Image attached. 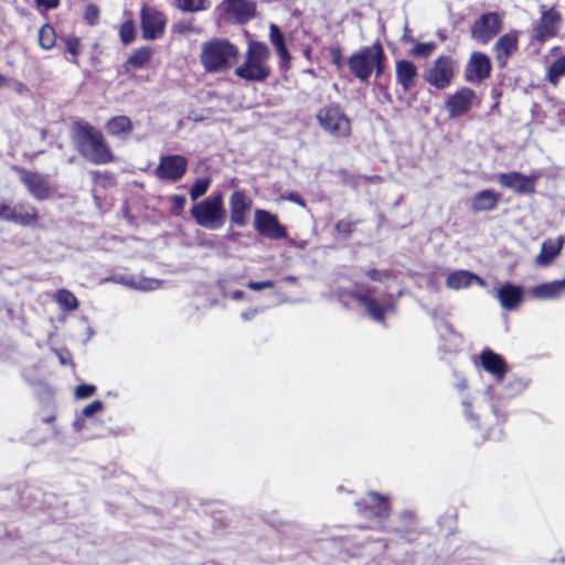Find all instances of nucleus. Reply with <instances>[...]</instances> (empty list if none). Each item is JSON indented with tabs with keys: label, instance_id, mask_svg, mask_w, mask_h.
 Here are the masks:
<instances>
[{
	"label": "nucleus",
	"instance_id": "obj_1",
	"mask_svg": "<svg viewBox=\"0 0 565 565\" xmlns=\"http://www.w3.org/2000/svg\"><path fill=\"white\" fill-rule=\"evenodd\" d=\"M72 138L77 151L94 164H107L114 154L103 134L86 121H75Z\"/></svg>",
	"mask_w": 565,
	"mask_h": 565
},
{
	"label": "nucleus",
	"instance_id": "obj_2",
	"mask_svg": "<svg viewBox=\"0 0 565 565\" xmlns=\"http://www.w3.org/2000/svg\"><path fill=\"white\" fill-rule=\"evenodd\" d=\"M237 47L225 39H213L202 44L200 61L206 72H225L236 61Z\"/></svg>",
	"mask_w": 565,
	"mask_h": 565
},
{
	"label": "nucleus",
	"instance_id": "obj_3",
	"mask_svg": "<svg viewBox=\"0 0 565 565\" xmlns=\"http://www.w3.org/2000/svg\"><path fill=\"white\" fill-rule=\"evenodd\" d=\"M270 52L263 42L252 41L248 44L245 62L235 70V74L248 82H264L270 74L267 64Z\"/></svg>",
	"mask_w": 565,
	"mask_h": 565
},
{
	"label": "nucleus",
	"instance_id": "obj_4",
	"mask_svg": "<svg viewBox=\"0 0 565 565\" xmlns=\"http://www.w3.org/2000/svg\"><path fill=\"white\" fill-rule=\"evenodd\" d=\"M191 216L196 224L207 230H218L225 222L226 211L223 203V193L216 192L191 209Z\"/></svg>",
	"mask_w": 565,
	"mask_h": 565
},
{
	"label": "nucleus",
	"instance_id": "obj_5",
	"mask_svg": "<svg viewBox=\"0 0 565 565\" xmlns=\"http://www.w3.org/2000/svg\"><path fill=\"white\" fill-rule=\"evenodd\" d=\"M458 68L459 64L456 58L443 54L425 66L423 78L428 85L444 90L454 83Z\"/></svg>",
	"mask_w": 565,
	"mask_h": 565
},
{
	"label": "nucleus",
	"instance_id": "obj_6",
	"mask_svg": "<svg viewBox=\"0 0 565 565\" xmlns=\"http://www.w3.org/2000/svg\"><path fill=\"white\" fill-rule=\"evenodd\" d=\"M381 57H384V50L380 42H375L373 45L363 46L353 53L348 60V65L358 79L366 83Z\"/></svg>",
	"mask_w": 565,
	"mask_h": 565
},
{
	"label": "nucleus",
	"instance_id": "obj_7",
	"mask_svg": "<svg viewBox=\"0 0 565 565\" xmlns=\"http://www.w3.org/2000/svg\"><path fill=\"white\" fill-rule=\"evenodd\" d=\"M316 117L320 127L332 137L343 138L351 134V121L337 104L322 107Z\"/></svg>",
	"mask_w": 565,
	"mask_h": 565
},
{
	"label": "nucleus",
	"instance_id": "obj_8",
	"mask_svg": "<svg viewBox=\"0 0 565 565\" xmlns=\"http://www.w3.org/2000/svg\"><path fill=\"white\" fill-rule=\"evenodd\" d=\"M355 286L359 289L350 292V296L356 299L365 308L373 320L380 323H384L385 313L394 310L393 298L390 296L383 303H379L371 297L373 288H364L358 282Z\"/></svg>",
	"mask_w": 565,
	"mask_h": 565
},
{
	"label": "nucleus",
	"instance_id": "obj_9",
	"mask_svg": "<svg viewBox=\"0 0 565 565\" xmlns=\"http://www.w3.org/2000/svg\"><path fill=\"white\" fill-rule=\"evenodd\" d=\"M502 20L495 12H487L480 15L471 26V36L478 43L487 44L499 34Z\"/></svg>",
	"mask_w": 565,
	"mask_h": 565
},
{
	"label": "nucleus",
	"instance_id": "obj_10",
	"mask_svg": "<svg viewBox=\"0 0 565 565\" xmlns=\"http://www.w3.org/2000/svg\"><path fill=\"white\" fill-rule=\"evenodd\" d=\"M188 169V159L180 154L162 156L154 174L159 180L177 182L183 178Z\"/></svg>",
	"mask_w": 565,
	"mask_h": 565
},
{
	"label": "nucleus",
	"instance_id": "obj_11",
	"mask_svg": "<svg viewBox=\"0 0 565 565\" xmlns=\"http://www.w3.org/2000/svg\"><path fill=\"white\" fill-rule=\"evenodd\" d=\"M254 227L262 236L273 241L287 237V230L279 223L277 216L262 209L255 210Z\"/></svg>",
	"mask_w": 565,
	"mask_h": 565
},
{
	"label": "nucleus",
	"instance_id": "obj_12",
	"mask_svg": "<svg viewBox=\"0 0 565 565\" xmlns=\"http://www.w3.org/2000/svg\"><path fill=\"white\" fill-rule=\"evenodd\" d=\"M13 170L19 174L20 181L25 185L29 193L36 200H46L50 194V184L47 178L38 172L28 171L24 168L13 167Z\"/></svg>",
	"mask_w": 565,
	"mask_h": 565
},
{
	"label": "nucleus",
	"instance_id": "obj_13",
	"mask_svg": "<svg viewBox=\"0 0 565 565\" xmlns=\"http://www.w3.org/2000/svg\"><path fill=\"white\" fill-rule=\"evenodd\" d=\"M359 512L367 519H374L377 523H382L388 518L390 504L386 498L381 497L376 492H370L362 502H358Z\"/></svg>",
	"mask_w": 565,
	"mask_h": 565
},
{
	"label": "nucleus",
	"instance_id": "obj_14",
	"mask_svg": "<svg viewBox=\"0 0 565 565\" xmlns=\"http://www.w3.org/2000/svg\"><path fill=\"white\" fill-rule=\"evenodd\" d=\"M220 8L230 21L239 24L246 23L256 13L254 0H223Z\"/></svg>",
	"mask_w": 565,
	"mask_h": 565
},
{
	"label": "nucleus",
	"instance_id": "obj_15",
	"mask_svg": "<svg viewBox=\"0 0 565 565\" xmlns=\"http://www.w3.org/2000/svg\"><path fill=\"white\" fill-rule=\"evenodd\" d=\"M142 35L146 40H156L162 36L166 28V18L160 11L143 7L140 12Z\"/></svg>",
	"mask_w": 565,
	"mask_h": 565
},
{
	"label": "nucleus",
	"instance_id": "obj_16",
	"mask_svg": "<svg viewBox=\"0 0 565 565\" xmlns=\"http://www.w3.org/2000/svg\"><path fill=\"white\" fill-rule=\"evenodd\" d=\"M476 98L477 95L473 89L462 87L448 96L445 103V108L450 118L460 117L471 109Z\"/></svg>",
	"mask_w": 565,
	"mask_h": 565
},
{
	"label": "nucleus",
	"instance_id": "obj_17",
	"mask_svg": "<svg viewBox=\"0 0 565 565\" xmlns=\"http://www.w3.org/2000/svg\"><path fill=\"white\" fill-rule=\"evenodd\" d=\"M537 174L524 175L520 172H507L498 175L499 183L518 194H533L535 192V183Z\"/></svg>",
	"mask_w": 565,
	"mask_h": 565
},
{
	"label": "nucleus",
	"instance_id": "obj_18",
	"mask_svg": "<svg viewBox=\"0 0 565 565\" xmlns=\"http://www.w3.org/2000/svg\"><path fill=\"white\" fill-rule=\"evenodd\" d=\"M490 58L481 52H472L465 67V79L470 83H481L490 76Z\"/></svg>",
	"mask_w": 565,
	"mask_h": 565
},
{
	"label": "nucleus",
	"instance_id": "obj_19",
	"mask_svg": "<svg viewBox=\"0 0 565 565\" xmlns=\"http://www.w3.org/2000/svg\"><path fill=\"white\" fill-rule=\"evenodd\" d=\"M252 200L247 198L242 191H234L231 194L228 201L231 223L238 227L246 226V214L252 209Z\"/></svg>",
	"mask_w": 565,
	"mask_h": 565
},
{
	"label": "nucleus",
	"instance_id": "obj_20",
	"mask_svg": "<svg viewBox=\"0 0 565 565\" xmlns=\"http://www.w3.org/2000/svg\"><path fill=\"white\" fill-rule=\"evenodd\" d=\"M479 359L486 372L493 375L497 381L503 380L508 372V365L501 355L490 349H484Z\"/></svg>",
	"mask_w": 565,
	"mask_h": 565
},
{
	"label": "nucleus",
	"instance_id": "obj_21",
	"mask_svg": "<svg viewBox=\"0 0 565 565\" xmlns=\"http://www.w3.org/2000/svg\"><path fill=\"white\" fill-rule=\"evenodd\" d=\"M395 76L396 82L406 93L415 87L418 79V70L413 62L408 60H399L396 62Z\"/></svg>",
	"mask_w": 565,
	"mask_h": 565
},
{
	"label": "nucleus",
	"instance_id": "obj_22",
	"mask_svg": "<svg viewBox=\"0 0 565 565\" xmlns=\"http://www.w3.org/2000/svg\"><path fill=\"white\" fill-rule=\"evenodd\" d=\"M103 281H111L115 284H119L136 290L140 291H151L154 289H158L161 285V282L157 279H150V278H139L136 279L131 276L116 274L111 275L109 277H106Z\"/></svg>",
	"mask_w": 565,
	"mask_h": 565
},
{
	"label": "nucleus",
	"instance_id": "obj_23",
	"mask_svg": "<svg viewBox=\"0 0 565 565\" xmlns=\"http://www.w3.org/2000/svg\"><path fill=\"white\" fill-rule=\"evenodd\" d=\"M541 13L535 32L537 40L545 41L556 34V26L561 20V15L553 9L545 10L542 8Z\"/></svg>",
	"mask_w": 565,
	"mask_h": 565
},
{
	"label": "nucleus",
	"instance_id": "obj_24",
	"mask_svg": "<svg viewBox=\"0 0 565 565\" xmlns=\"http://www.w3.org/2000/svg\"><path fill=\"white\" fill-rule=\"evenodd\" d=\"M518 50V33L510 32L498 39L494 44L495 58L500 67H504L508 58Z\"/></svg>",
	"mask_w": 565,
	"mask_h": 565
},
{
	"label": "nucleus",
	"instance_id": "obj_25",
	"mask_svg": "<svg viewBox=\"0 0 565 565\" xmlns=\"http://www.w3.org/2000/svg\"><path fill=\"white\" fill-rule=\"evenodd\" d=\"M495 296L503 309L513 310L523 299V288L507 282L497 290Z\"/></svg>",
	"mask_w": 565,
	"mask_h": 565
},
{
	"label": "nucleus",
	"instance_id": "obj_26",
	"mask_svg": "<svg viewBox=\"0 0 565 565\" xmlns=\"http://www.w3.org/2000/svg\"><path fill=\"white\" fill-rule=\"evenodd\" d=\"M565 294V277L537 285L531 289V296L536 299H557Z\"/></svg>",
	"mask_w": 565,
	"mask_h": 565
},
{
	"label": "nucleus",
	"instance_id": "obj_27",
	"mask_svg": "<svg viewBox=\"0 0 565 565\" xmlns=\"http://www.w3.org/2000/svg\"><path fill=\"white\" fill-rule=\"evenodd\" d=\"M564 241L558 237L555 241H545L541 246V252L535 257V263L539 266H548L553 259L561 253Z\"/></svg>",
	"mask_w": 565,
	"mask_h": 565
},
{
	"label": "nucleus",
	"instance_id": "obj_28",
	"mask_svg": "<svg viewBox=\"0 0 565 565\" xmlns=\"http://www.w3.org/2000/svg\"><path fill=\"white\" fill-rule=\"evenodd\" d=\"M12 222L29 226L38 222V210L30 203H18L12 205Z\"/></svg>",
	"mask_w": 565,
	"mask_h": 565
},
{
	"label": "nucleus",
	"instance_id": "obj_29",
	"mask_svg": "<svg viewBox=\"0 0 565 565\" xmlns=\"http://www.w3.org/2000/svg\"><path fill=\"white\" fill-rule=\"evenodd\" d=\"M105 128L110 136L126 139L132 131L134 125L129 117L120 115L110 118Z\"/></svg>",
	"mask_w": 565,
	"mask_h": 565
},
{
	"label": "nucleus",
	"instance_id": "obj_30",
	"mask_svg": "<svg viewBox=\"0 0 565 565\" xmlns=\"http://www.w3.org/2000/svg\"><path fill=\"white\" fill-rule=\"evenodd\" d=\"M500 200V195L492 190H482L478 192L471 203V209L475 212H483L494 210Z\"/></svg>",
	"mask_w": 565,
	"mask_h": 565
},
{
	"label": "nucleus",
	"instance_id": "obj_31",
	"mask_svg": "<svg viewBox=\"0 0 565 565\" xmlns=\"http://www.w3.org/2000/svg\"><path fill=\"white\" fill-rule=\"evenodd\" d=\"M471 285V271L469 270H454L448 274L446 278V286L449 289L459 290L467 288Z\"/></svg>",
	"mask_w": 565,
	"mask_h": 565
},
{
	"label": "nucleus",
	"instance_id": "obj_32",
	"mask_svg": "<svg viewBox=\"0 0 565 565\" xmlns=\"http://www.w3.org/2000/svg\"><path fill=\"white\" fill-rule=\"evenodd\" d=\"M269 39H270L271 44L275 46V50H276L277 54L279 55V57L282 61H288L290 58V55L285 45L284 35H282L280 29L274 23H271L269 26Z\"/></svg>",
	"mask_w": 565,
	"mask_h": 565
},
{
	"label": "nucleus",
	"instance_id": "obj_33",
	"mask_svg": "<svg viewBox=\"0 0 565 565\" xmlns=\"http://www.w3.org/2000/svg\"><path fill=\"white\" fill-rule=\"evenodd\" d=\"M152 56V50L149 46H142L136 50L127 60L126 65L134 68H141L149 63Z\"/></svg>",
	"mask_w": 565,
	"mask_h": 565
},
{
	"label": "nucleus",
	"instance_id": "obj_34",
	"mask_svg": "<svg viewBox=\"0 0 565 565\" xmlns=\"http://www.w3.org/2000/svg\"><path fill=\"white\" fill-rule=\"evenodd\" d=\"M64 45H65V53L70 54V57H66V60L75 65H78V55L81 53V40L75 36H68L62 39Z\"/></svg>",
	"mask_w": 565,
	"mask_h": 565
},
{
	"label": "nucleus",
	"instance_id": "obj_35",
	"mask_svg": "<svg viewBox=\"0 0 565 565\" xmlns=\"http://www.w3.org/2000/svg\"><path fill=\"white\" fill-rule=\"evenodd\" d=\"M56 43V34L53 26L44 24L39 30V44L44 50H51Z\"/></svg>",
	"mask_w": 565,
	"mask_h": 565
},
{
	"label": "nucleus",
	"instance_id": "obj_36",
	"mask_svg": "<svg viewBox=\"0 0 565 565\" xmlns=\"http://www.w3.org/2000/svg\"><path fill=\"white\" fill-rule=\"evenodd\" d=\"M55 300L65 310H75L78 307L77 298L67 289H60L56 292Z\"/></svg>",
	"mask_w": 565,
	"mask_h": 565
},
{
	"label": "nucleus",
	"instance_id": "obj_37",
	"mask_svg": "<svg viewBox=\"0 0 565 565\" xmlns=\"http://www.w3.org/2000/svg\"><path fill=\"white\" fill-rule=\"evenodd\" d=\"M211 182L212 180L209 177L196 179L189 192L191 200L196 201L199 198L204 195L207 192Z\"/></svg>",
	"mask_w": 565,
	"mask_h": 565
},
{
	"label": "nucleus",
	"instance_id": "obj_38",
	"mask_svg": "<svg viewBox=\"0 0 565 565\" xmlns=\"http://www.w3.org/2000/svg\"><path fill=\"white\" fill-rule=\"evenodd\" d=\"M437 49L435 42L416 43L411 50V55L418 58H427Z\"/></svg>",
	"mask_w": 565,
	"mask_h": 565
},
{
	"label": "nucleus",
	"instance_id": "obj_39",
	"mask_svg": "<svg viewBox=\"0 0 565 565\" xmlns=\"http://www.w3.org/2000/svg\"><path fill=\"white\" fill-rule=\"evenodd\" d=\"M565 74V55L554 61L548 67L547 77L553 84H556L561 76Z\"/></svg>",
	"mask_w": 565,
	"mask_h": 565
},
{
	"label": "nucleus",
	"instance_id": "obj_40",
	"mask_svg": "<svg viewBox=\"0 0 565 565\" xmlns=\"http://www.w3.org/2000/svg\"><path fill=\"white\" fill-rule=\"evenodd\" d=\"M177 7L186 12H196L206 9V0H175Z\"/></svg>",
	"mask_w": 565,
	"mask_h": 565
},
{
	"label": "nucleus",
	"instance_id": "obj_41",
	"mask_svg": "<svg viewBox=\"0 0 565 565\" xmlns=\"http://www.w3.org/2000/svg\"><path fill=\"white\" fill-rule=\"evenodd\" d=\"M119 35L124 44H129L135 39V25L131 21L121 24Z\"/></svg>",
	"mask_w": 565,
	"mask_h": 565
},
{
	"label": "nucleus",
	"instance_id": "obj_42",
	"mask_svg": "<svg viewBox=\"0 0 565 565\" xmlns=\"http://www.w3.org/2000/svg\"><path fill=\"white\" fill-rule=\"evenodd\" d=\"M96 391L95 385L92 384H82L76 386L75 396L76 398L83 399L92 396Z\"/></svg>",
	"mask_w": 565,
	"mask_h": 565
},
{
	"label": "nucleus",
	"instance_id": "obj_43",
	"mask_svg": "<svg viewBox=\"0 0 565 565\" xmlns=\"http://www.w3.org/2000/svg\"><path fill=\"white\" fill-rule=\"evenodd\" d=\"M330 56L332 64L335 65L338 70L343 67V55L339 45L330 47Z\"/></svg>",
	"mask_w": 565,
	"mask_h": 565
},
{
	"label": "nucleus",
	"instance_id": "obj_44",
	"mask_svg": "<svg viewBox=\"0 0 565 565\" xmlns=\"http://www.w3.org/2000/svg\"><path fill=\"white\" fill-rule=\"evenodd\" d=\"M104 404L100 401H94L82 409V417H92L95 413L102 411Z\"/></svg>",
	"mask_w": 565,
	"mask_h": 565
},
{
	"label": "nucleus",
	"instance_id": "obj_45",
	"mask_svg": "<svg viewBox=\"0 0 565 565\" xmlns=\"http://www.w3.org/2000/svg\"><path fill=\"white\" fill-rule=\"evenodd\" d=\"M366 277L373 281H383L390 277L388 270L370 269L366 271Z\"/></svg>",
	"mask_w": 565,
	"mask_h": 565
},
{
	"label": "nucleus",
	"instance_id": "obj_46",
	"mask_svg": "<svg viewBox=\"0 0 565 565\" xmlns=\"http://www.w3.org/2000/svg\"><path fill=\"white\" fill-rule=\"evenodd\" d=\"M99 17V10L94 4H88L85 10V19L90 23L95 24Z\"/></svg>",
	"mask_w": 565,
	"mask_h": 565
},
{
	"label": "nucleus",
	"instance_id": "obj_47",
	"mask_svg": "<svg viewBox=\"0 0 565 565\" xmlns=\"http://www.w3.org/2000/svg\"><path fill=\"white\" fill-rule=\"evenodd\" d=\"M173 202V212L174 214L179 215L184 209V205L186 203V199L182 194H177L172 196Z\"/></svg>",
	"mask_w": 565,
	"mask_h": 565
},
{
	"label": "nucleus",
	"instance_id": "obj_48",
	"mask_svg": "<svg viewBox=\"0 0 565 565\" xmlns=\"http://www.w3.org/2000/svg\"><path fill=\"white\" fill-rule=\"evenodd\" d=\"M12 205L6 202H0V220L12 222Z\"/></svg>",
	"mask_w": 565,
	"mask_h": 565
},
{
	"label": "nucleus",
	"instance_id": "obj_49",
	"mask_svg": "<svg viewBox=\"0 0 565 565\" xmlns=\"http://www.w3.org/2000/svg\"><path fill=\"white\" fill-rule=\"evenodd\" d=\"M273 280H264V281H249L247 284V287L252 290L258 291L266 288H273L274 287Z\"/></svg>",
	"mask_w": 565,
	"mask_h": 565
},
{
	"label": "nucleus",
	"instance_id": "obj_50",
	"mask_svg": "<svg viewBox=\"0 0 565 565\" xmlns=\"http://www.w3.org/2000/svg\"><path fill=\"white\" fill-rule=\"evenodd\" d=\"M38 7L43 10H50L56 8L58 0H35Z\"/></svg>",
	"mask_w": 565,
	"mask_h": 565
},
{
	"label": "nucleus",
	"instance_id": "obj_51",
	"mask_svg": "<svg viewBox=\"0 0 565 565\" xmlns=\"http://www.w3.org/2000/svg\"><path fill=\"white\" fill-rule=\"evenodd\" d=\"M335 230L339 233L350 234L351 231H352V224L350 222H348V221H339L335 224Z\"/></svg>",
	"mask_w": 565,
	"mask_h": 565
},
{
	"label": "nucleus",
	"instance_id": "obj_52",
	"mask_svg": "<svg viewBox=\"0 0 565 565\" xmlns=\"http://www.w3.org/2000/svg\"><path fill=\"white\" fill-rule=\"evenodd\" d=\"M462 406L465 408V416L468 420L477 422V417L471 412V403L467 399L462 401Z\"/></svg>",
	"mask_w": 565,
	"mask_h": 565
},
{
	"label": "nucleus",
	"instance_id": "obj_53",
	"mask_svg": "<svg viewBox=\"0 0 565 565\" xmlns=\"http://www.w3.org/2000/svg\"><path fill=\"white\" fill-rule=\"evenodd\" d=\"M287 199L294 203H297L301 206H305V201L296 192H291L288 194Z\"/></svg>",
	"mask_w": 565,
	"mask_h": 565
},
{
	"label": "nucleus",
	"instance_id": "obj_54",
	"mask_svg": "<svg viewBox=\"0 0 565 565\" xmlns=\"http://www.w3.org/2000/svg\"><path fill=\"white\" fill-rule=\"evenodd\" d=\"M258 313V309L254 308V309H248L244 312H242L241 317L244 319V320H249L252 319L253 317H255L256 315Z\"/></svg>",
	"mask_w": 565,
	"mask_h": 565
},
{
	"label": "nucleus",
	"instance_id": "obj_55",
	"mask_svg": "<svg viewBox=\"0 0 565 565\" xmlns=\"http://www.w3.org/2000/svg\"><path fill=\"white\" fill-rule=\"evenodd\" d=\"M524 388H525V383L522 380H519V379L514 380V383H513L514 393L521 392Z\"/></svg>",
	"mask_w": 565,
	"mask_h": 565
},
{
	"label": "nucleus",
	"instance_id": "obj_56",
	"mask_svg": "<svg viewBox=\"0 0 565 565\" xmlns=\"http://www.w3.org/2000/svg\"><path fill=\"white\" fill-rule=\"evenodd\" d=\"M384 60H385V56L381 57L379 60V64H376L374 66V71L376 72V76H380L383 73V71H384Z\"/></svg>",
	"mask_w": 565,
	"mask_h": 565
},
{
	"label": "nucleus",
	"instance_id": "obj_57",
	"mask_svg": "<svg viewBox=\"0 0 565 565\" xmlns=\"http://www.w3.org/2000/svg\"><path fill=\"white\" fill-rule=\"evenodd\" d=\"M477 282L479 286L484 287L487 285L486 280L478 275L471 273V282Z\"/></svg>",
	"mask_w": 565,
	"mask_h": 565
},
{
	"label": "nucleus",
	"instance_id": "obj_58",
	"mask_svg": "<svg viewBox=\"0 0 565 565\" xmlns=\"http://www.w3.org/2000/svg\"><path fill=\"white\" fill-rule=\"evenodd\" d=\"M244 295H245V294H244V291H242V290H235V291L232 294V298H233L234 300H241V299H243V298H244Z\"/></svg>",
	"mask_w": 565,
	"mask_h": 565
},
{
	"label": "nucleus",
	"instance_id": "obj_59",
	"mask_svg": "<svg viewBox=\"0 0 565 565\" xmlns=\"http://www.w3.org/2000/svg\"><path fill=\"white\" fill-rule=\"evenodd\" d=\"M83 424H84V420H83L82 415H81V416H78V417L75 419V422H74V427H75L77 430H79V429H82Z\"/></svg>",
	"mask_w": 565,
	"mask_h": 565
},
{
	"label": "nucleus",
	"instance_id": "obj_60",
	"mask_svg": "<svg viewBox=\"0 0 565 565\" xmlns=\"http://www.w3.org/2000/svg\"><path fill=\"white\" fill-rule=\"evenodd\" d=\"M443 327H444V329H445L446 331H448V332H450V333H452V332H454V328H452V326H451L449 322L444 321V322H443Z\"/></svg>",
	"mask_w": 565,
	"mask_h": 565
},
{
	"label": "nucleus",
	"instance_id": "obj_61",
	"mask_svg": "<svg viewBox=\"0 0 565 565\" xmlns=\"http://www.w3.org/2000/svg\"><path fill=\"white\" fill-rule=\"evenodd\" d=\"M484 398H486V399L491 401V398H492V388H491V387H489V388L484 392Z\"/></svg>",
	"mask_w": 565,
	"mask_h": 565
},
{
	"label": "nucleus",
	"instance_id": "obj_62",
	"mask_svg": "<svg viewBox=\"0 0 565 565\" xmlns=\"http://www.w3.org/2000/svg\"><path fill=\"white\" fill-rule=\"evenodd\" d=\"M285 280L290 284H295L297 281V278L295 276H287L285 277Z\"/></svg>",
	"mask_w": 565,
	"mask_h": 565
},
{
	"label": "nucleus",
	"instance_id": "obj_63",
	"mask_svg": "<svg viewBox=\"0 0 565 565\" xmlns=\"http://www.w3.org/2000/svg\"><path fill=\"white\" fill-rule=\"evenodd\" d=\"M7 85V78L0 74V88Z\"/></svg>",
	"mask_w": 565,
	"mask_h": 565
},
{
	"label": "nucleus",
	"instance_id": "obj_64",
	"mask_svg": "<svg viewBox=\"0 0 565 565\" xmlns=\"http://www.w3.org/2000/svg\"><path fill=\"white\" fill-rule=\"evenodd\" d=\"M438 35H439V38H440L441 40H445V39H446V36H445L443 33H440V32L438 33Z\"/></svg>",
	"mask_w": 565,
	"mask_h": 565
}]
</instances>
